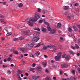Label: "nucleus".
Segmentation results:
<instances>
[{"label":"nucleus","instance_id":"obj_24","mask_svg":"<svg viewBox=\"0 0 80 80\" xmlns=\"http://www.w3.org/2000/svg\"><path fill=\"white\" fill-rule=\"evenodd\" d=\"M18 74H21V73H22V71L21 70H18Z\"/></svg>","mask_w":80,"mask_h":80},{"label":"nucleus","instance_id":"obj_13","mask_svg":"<svg viewBox=\"0 0 80 80\" xmlns=\"http://www.w3.org/2000/svg\"><path fill=\"white\" fill-rule=\"evenodd\" d=\"M73 28L74 31H76V32H77V30H78L77 27L75 26H73Z\"/></svg>","mask_w":80,"mask_h":80},{"label":"nucleus","instance_id":"obj_54","mask_svg":"<svg viewBox=\"0 0 80 80\" xmlns=\"http://www.w3.org/2000/svg\"><path fill=\"white\" fill-rule=\"evenodd\" d=\"M18 80H21V78L20 76L18 77Z\"/></svg>","mask_w":80,"mask_h":80},{"label":"nucleus","instance_id":"obj_33","mask_svg":"<svg viewBox=\"0 0 80 80\" xmlns=\"http://www.w3.org/2000/svg\"><path fill=\"white\" fill-rule=\"evenodd\" d=\"M12 35V33L10 32V33H9V32H8L7 34L6 35L7 36H9V35Z\"/></svg>","mask_w":80,"mask_h":80},{"label":"nucleus","instance_id":"obj_30","mask_svg":"<svg viewBox=\"0 0 80 80\" xmlns=\"http://www.w3.org/2000/svg\"><path fill=\"white\" fill-rule=\"evenodd\" d=\"M75 48H76L77 49H78V48H79V46H78L77 44H76L75 45Z\"/></svg>","mask_w":80,"mask_h":80},{"label":"nucleus","instance_id":"obj_41","mask_svg":"<svg viewBox=\"0 0 80 80\" xmlns=\"http://www.w3.org/2000/svg\"><path fill=\"white\" fill-rule=\"evenodd\" d=\"M20 50L21 52H24V49L22 48H21L20 49Z\"/></svg>","mask_w":80,"mask_h":80},{"label":"nucleus","instance_id":"obj_57","mask_svg":"<svg viewBox=\"0 0 80 80\" xmlns=\"http://www.w3.org/2000/svg\"><path fill=\"white\" fill-rule=\"evenodd\" d=\"M25 75H26V76H28L29 74L28 73H25Z\"/></svg>","mask_w":80,"mask_h":80},{"label":"nucleus","instance_id":"obj_51","mask_svg":"<svg viewBox=\"0 0 80 80\" xmlns=\"http://www.w3.org/2000/svg\"><path fill=\"white\" fill-rule=\"evenodd\" d=\"M8 61H10V60H11V58H8Z\"/></svg>","mask_w":80,"mask_h":80},{"label":"nucleus","instance_id":"obj_39","mask_svg":"<svg viewBox=\"0 0 80 80\" xmlns=\"http://www.w3.org/2000/svg\"><path fill=\"white\" fill-rule=\"evenodd\" d=\"M50 78H49V77H47L46 78H45V80H48Z\"/></svg>","mask_w":80,"mask_h":80},{"label":"nucleus","instance_id":"obj_26","mask_svg":"<svg viewBox=\"0 0 80 80\" xmlns=\"http://www.w3.org/2000/svg\"><path fill=\"white\" fill-rule=\"evenodd\" d=\"M22 6H23V4L22 3H20L18 4L19 7H20V8L22 7Z\"/></svg>","mask_w":80,"mask_h":80},{"label":"nucleus","instance_id":"obj_38","mask_svg":"<svg viewBox=\"0 0 80 80\" xmlns=\"http://www.w3.org/2000/svg\"><path fill=\"white\" fill-rule=\"evenodd\" d=\"M19 39L20 40H23V37H22L20 38H19Z\"/></svg>","mask_w":80,"mask_h":80},{"label":"nucleus","instance_id":"obj_16","mask_svg":"<svg viewBox=\"0 0 80 80\" xmlns=\"http://www.w3.org/2000/svg\"><path fill=\"white\" fill-rule=\"evenodd\" d=\"M42 31L43 32H47V29L45 28H43L42 29Z\"/></svg>","mask_w":80,"mask_h":80},{"label":"nucleus","instance_id":"obj_59","mask_svg":"<svg viewBox=\"0 0 80 80\" xmlns=\"http://www.w3.org/2000/svg\"><path fill=\"white\" fill-rule=\"evenodd\" d=\"M77 65L78 66H80V62H79L77 64Z\"/></svg>","mask_w":80,"mask_h":80},{"label":"nucleus","instance_id":"obj_14","mask_svg":"<svg viewBox=\"0 0 80 80\" xmlns=\"http://www.w3.org/2000/svg\"><path fill=\"white\" fill-rule=\"evenodd\" d=\"M0 21H1V22L3 23V24H6V22H5L4 20L3 19H0Z\"/></svg>","mask_w":80,"mask_h":80},{"label":"nucleus","instance_id":"obj_18","mask_svg":"<svg viewBox=\"0 0 80 80\" xmlns=\"http://www.w3.org/2000/svg\"><path fill=\"white\" fill-rule=\"evenodd\" d=\"M42 64L44 65V67H45L46 65H47V62H42Z\"/></svg>","mask_w":80,"mask_h":80},{"label":"nucleus","instance_id":"obj_1","mask_svg":"<svg viewBox=\"0 0 80 80\" xmlns=\"http://www.w3.org/2000/svg\"><path fill=\"white\" fill-rule=\"evenodd\" d=\"M34 17L36 19L34 18H32V19H29L28 22V24H29V25L31 27L33 26V22H37L38 19V18H40V16L37 14H35Z\"/></svg>","mask_w":80,"mask_h":80},{"label":"nucleus","instance_id":"obj_62","mask_svg":"<svg viewBox=\"0 0 80 80\" xmlns=\"http://www.w3.org/2000/svg\"><path fill=\"white\" fill-rule=\"evenodd\" d=\"M27 77H25L23 78V79H24V80L27 79Z\"/></svg>","mask_w":80,"mask_h":80},{"label":"nucleus","instance_id":"obj_5","mask_svg":"<svg viewBox=\"0 0 80 80\" xmlns=\"http://www.w3.org/2000/svg\"><path fill=\"white\" fill-rule=\"evenodd\" d=\"M61 67L64 68H67L68 67V65L65 63L61 65Z\"/></svg>","mask_w":80,"mask_h":80},{"label":"nucleus","instance_id":"obj_3","mask_svg":"<svg viewBox=\"0 0 80 80\" xmlns=\"http://www.w3.org/2000/svg\"><path fill=\"white\" fill-rule=\"evenodd\" d=\"M55 47V46L52 45H49V46L48 45L47 46H44L43 47V50H47V48H50L51 47L52 48H53V47Z\"/></svg>","mask_w":80,"mask_h":80},{"label":"nucleus","instance_id":"obj_23","mask_svg":"<svg viewBox=\"0 0 80 80\" xmlns=\"http://www.w3.org/2000/svg\"><path fill=\"white\" fill-rule=\"evenodd\" d=\"M34 45H35V44H34V43H32L30 45V47H33L34 46Z\"/></svg>","mask_w":80,"mask_h":80},{"label":"nucleus","instance_id":"obj_56","mask_svg":"<svg viewBox=\"0 0 80 80\" xmlns=\"http://www.w3.org/2000/svg\"><path fill=\"white\" fill-rule=\"evenodd\" d=\"M32 67H35V63H33L32 64Z\"/></svg>","mask_w":80,"mask_h":80},{"label":"nucleus","instance_id":"obj_61","mask_svg":"<svg viewBox=\"0 0 80 80\" xmlns=\"http://www.w3.org/2000/svg\"><path fill=\"white\" fill-rule=\"evenodd\" d=\"M77 27L79 28H80V25H78Z\"/></svg>","mask_w":80,"mask_h":80},{"label":"nucleus","instance_id":"obj_17","mask_svg":"<svg viewBox=\"0 0 80 80\" xmlns=\"http://www.w3.org/2000/svg\"><path fill=\"white\" fill-rule=\"evenodd\" d=\"M41 70H37V73L38 74H41L42 73V71Z\"/></svg>","mask_w":80,"mask_h":80},{"label":"nucleus","instance_id":"obj_6","mask_svg":"<svg viewBox=\"0 0 80 80\" xmlns=\"http://www.w3.org/2000/svg\"><path fill=\"white\" fill-rule=\"evenodd\" d=\"M38 32H36L33 34V38H39L38 37Z\"/></svg>","mask_w":80,"mask_h":80},{"label":"nucleus","instance_id":"obj_37","mask_svg":"<svg viewBox=\"0 0 80 80\" xmlns=\"http://www.w3.org/2000/svg\"><path fill=\"white\" fill-rule=\"evenodd\" d=\"M40 54V52H38V51L37 52V53H36V55L37 56L39 55Z\"/></svg>","mask_w":80,"mask_h":80},{"label":"nucleus","instance_id":"obj_10","mask_svg":"<svg viewBox=\"0 0 80 80\" xmlns=\"http://www.w3.org/2000/svg\"><path fill=\"white\" fill-rule=\"evenodd\" d=\"M60 58L58 56H55V59L56 61H59Z\"/></svg>","mask_w":80,"mask_h":80},{"label":"nucleus","instance_id":"obj_9","mask_svg":"<svg viewBox=\"0 0 80 80\" xmlns=\"http://www.w3.org/2000/svg\"><path fill=\"white\" fill-rule=\"evenodd\" d=\"M32 78L33 79H34V80H37V78H40V76H32Z\"/></svg>","mask_w":80,"mask_h":80},{"label":"nucleus","instance_id":"obj_49","mask_svg":"<svg viewBox=\"0 0 80 80\" xmlns=\"http://www.w3.org/2000/svg\"><path fill=\"white\" fill-rule=\"evenodd\" d=\"M4 30L6 31V32H8V31L7 30V28H4Z\"/></svg>","mask_w":80,"mask_h":80},{"label":"nucleus","instance_id":"obj_46","mask_svg":"<svg viewBox=\"0 0 80 80\" xmlns=\"http://www.w3.org/2000/svg\"><path fill=\"white\" fill-rule=\"evenodd\" d=\"M72 73H73V74H75V73L74 70H72Z\"/></svg>","mask_w":80,"mask_h":80},{"label":"nucleus","instance_id":"obj_4","mask_svg":"<svg viewBox=\"0 0 80 80\" xmlns=\"http://www.w3.org/2000/svg\"><path fill=\"white\" fill-rule=\"evenodd\" d=\"M30 32V31L28 30H27L26 31H23L21 32L22 33H24L25 35H28Z\"/></svg>","mask_w":80,"mask_h":80},{"label":"nucleus","instance_id":"obj_20","mask_svg":"<svg viewBox=\"0 0 80 80\" xmlns=\"http://www.w3.org/2000/svg\"><path fill=\"white\" fill-rule=\"evenodd\" d=\"M37 70H42V68L40 67H38L37 68Z\"/></svg>","mask_w":80,"mask_h":80},{"label":"nucleus","instance_id":"obj_55","mask_svg":"<svg viewBox=\"0 0 80 80\" xmlns=\"http://www.w3.org/2000/svg\"><path fill=\"white\" fill-rule=\"evenodd\" d=\"M24 56H25V57H27V56H28V54H24Z\"/></svg>","mask_w":80,"mask_h":80},{"label":"nucleus","instance_id":"obj_34","mask_svg":"<svg viewBox=\"0 0 80 80\" xmlns=\"http://www.w3.org/2000/svg\"><path fill=\"white\" fill-rule=\"evenodd\" d=\"M66 55V54H65V53H64V55H62V58H65V56Z\"/></svg>","mask_w":80,"mask_h":80},{"label":"nucleus","instance_id":"obj_15","mask_svg":"<svg viewBox=\"0 0 80 80\" xmlns=\"http://www.w3.org/2000/svg\"><path fill=\"white\" fill-rule=\"evenodd\" d=\"M57 26L58 28H61V26H62V24L60 23H58Z\"/></svg>","mask_w":80,"mask_h":80},{"label":"nucleus","instance_id":"obj_50","mask_svg":"<svg viewBox=\"0 0 80 80\" xmlns=\"http://www.w3.org/2000/svg\"><path fill=\"white\" fill-rule=\"evenodd\" d=\"M42 22H43V20H40L39 21V23H42Z\"/></svg>","mask_w":80,"mask_h":80},{"label":"nucleus","instance_id":"obj_22","mask_svg":"<svg viewBox=\"0 0 80 80\" xmlns=\"http://www.w3.org/2000/svg\"><path fill=\"white\" fill-rule=\"evenodd\" d=\"M14 54H18V52L17 51H13Z\"/></svg>","mask_w":80,"mask_h":80},{"label":"nucleus","instance_id":"obj_63","mask_svg":"<svg viewBox=\"0 0 80 80\" xmlns=\"http://www.w3.org/2000/svg\"><path fill=\"white\" fill-rule=\"evenodd\" d=\"M56 79L57 78H56V77H53V80H56Z\"/></svg>","mask_w":80,"mask_h":80},{"label":"nucleus","instance_id":"obj_19","mask_svg":"<svg viewBox=\"0 0 80 80\" xmlns=\"http://www.w3.org/2000/svg\"><path fill=\"white\" fill-rule=\"evenodd\" d=\"M68 31L70 32H72L73 30H72V28H71L69 27L68 28Z\"/></svg>","mask_w":80,"mask_h":80},{"label":"nucleus","instance_id":"obj_25","mask_svg":"<svg viewBox=\"0 0 80 80\" xmlns=\"http://www.w3.org/2000/svg\"><path fill=\"white\" fill-rule=\"evenodd\" d=\"M69 8V7L68 6H65L64 8H63L64 10H68Z\"/></svg>","mask_w":80,"mask_h":80},{"label":"nucleus","instance_id":"obj_27","mask_svg":"<svg viewBox=\"0 0 80 80\" xmlns=\"http://www.w3.org/2000/svg\"><path fill=\"white\" fill-rule=\"evenodd\" d=\"M66 59H67V60H68L70 59V56L69 55H68L66 56Z\"/></svg>","mask_w":80,"mask_h":80},{"label":"nucleus","instance_id":"obj_7","mask_svg":"<svg viewBox=\"0 0 80 80\" xmlns=\"http://www.w3.org/2000/svg\"><path fill=\"white\" fill-rule=\"evenodd\" d=\"M39 40H40V38H33L32 39V41L35 43V42H38Z\"/></svg>","mask_w":80,"mask_h":80},{"label":"nucleus","instance_id":"obj_29","mask_svg":"<svg viewBox=\"0 0 80 80\" xmlns=\"http://www.w3.org/2000/svg\"><path fill=\"white\" fill-rule=\"evenodd\" d=\"M38 10L37 11L39 13L41 12V9H40V8H38Z\"/></svg>","mask_w":80,"mask_h":80},{"label":"nucleus","instance_id":"obj_28","mask_svg":"<svg viewBox=\"0 0 80 80\" xmlns=\"http://www.w3.org/2000/svg\"><path fill=\"white\" fill-rule=\"evenodd\" d=\"M34 30H37L38 31H40V28H34Z\"/></svg>","mask_w":80,"mask_h":80},{"label":"nucleus","instance_id":"obj_43","mask_svg":"<svg viewBox=\"0 0 80 80\" xmlns=\"http://www.w3.org/2000/svg\"><path fill=\"white\" fill-rule=\"evenodd\" d=\"M40 44H38L37 45L35 46V47H40Z\"/></svg>","mask_w":80,"mask_h":80},{"label":"nucleus","instance_id":"obj_58","mask_svg":"<svg viewBox=\"0 0 80 80\" xmlns=\"http://www.w3.org/2000/svg\"><path fill=\"white\" fill-rule=\"evenodd\" d=\"M22 63H25V61L23 60H22Z\"/></svg>","mask_w":80,"mask_h":80},{"label":"nucleus","instance_id":"obj_12","mask_svg":"<svg viewBox=\"0 0 80 80\" xmlns=\"http://www.w3.org/2000/svg\"><path fill=\"white\" fill-rule=\"evenodd\" d=\"M57 56L60 58V57H62V52H59L58 54H57Z\"/></svg>","mask_w":80,"mask_h":80},{"label":"nucleus","instance_id":"obj_35","mask_svg":"<svg viewBox=\"0 0 80 80\" xmlns=\"http://www.w3.org/2000/svg\"><path fill=\"white\" fill-rule=\"evenodd\" d=\"M78 5H79L78 3H76L74 5V6L75 7H78Z\"/></svg>","mask_w":80,"mask_h":80},{"label":"nucleus","instance_id":"obj_42","mask_svg":"<svg viewBox=\"0 0 80 80\" xmlns=\"http://www.w3.org/2000/svg\"><path fill=\"white\" fill-rule=\"evenodd\" d=\"M34 69V68H31L30 69V71H32Z\"/></svg>","mask_w":80,"mask_h":80},{"label":"nucleus","instance_id":"obj_52","mask_svg":"<svg viewBox=\"0 0 80 80\" xmlns=\"http://www.w3.org/2000/svg\"><path fill=\"white\" fill-rule=\"evenodd\" d=\"M1 40L2 41L4 40H5V38L3 37L1 38Z\"/></svg>","mask_w":80,"mask_h":80},{"label":"nucleus","instance_id":"obj_40","mask_svg":"<svg viewBox=\"0 0 80 80\" xmlns=\"http://www.w3.org/2000/svg\"><path fill=\"white\" fill-rule=\"evenodd\" d=\"M7 73L8 75H10L11 73V72L10 71H8L7 72Z\"/></svg>","mask_w":80,"mask_h":80},{"label":"nucleus","instance_id":"obj_64","mask_svg":"<svg viewBox=\"0 0 80 80\" xmlns=\"http://www.w3.org/2000/svg\"><path fill=\"white\" fill-rule=\"evenodd\" d=\"M78 43H80V39H78Z\"/></svg>","mask_w":80,"mask_h":80},{"label":"nucleus","instance_id":"obj_45","mask_svg":"<svg viewBox=\"0 0 80 80\" xmlns=\"http://www.w3.org/2000/svg\"><path fill=\"white\" fill-rule=\"evenodd\" d=\"M47 11L46 10L43 11H42V13H47Z\"/></svg>","mask_w":80,"mask_h":80},{"label":"nucleus","instance_id":"obj_21","mask_svg":"<svg viewBox=\"0 0 80 80\" xmlns=\"http://www.w3.org/2000/svg\"><path fill=\"white\" fill-rule=\"evenodd\" d=\"M12 40L13 41H18V38H13L12 39Z\"/></svg>","mask_w":80,"mask_h":80},{"label":"nucleus","instance_id":"obj_53","mask_svg":"<svg viewBox=\"0 0 80 80\" xmlns=\"http://www.w3.org/2000/svg\"><path fill=\"white\" fill-rule=\"evenodd\" d=\"M19 27H20V28H23V26H22V25L20 24L19 26Z\"/></svg>","mask_w":80,"mask_h":80},{"label":"nucleus","instance_id":"obj_8","mask_svg":"<svg viewBox=\"0 0 80 80\" xmlns=\"http://www.w3.org/2000/svg\"><path fill=\"white\" fill-rule=\"evenodd\" d=\"M67 17L69 19H71V18H74V16L72 14L71 15L70 17L69 16H67Z\"/></svg>","mask_w":80,"mask_h":80},{"label":"nucleus","instance_id":"obj_36","mask_svg":"<svg viewBox=\"0 0 80 80\" xmlns=\"http://www.w3.org/2000/svg\"><path fill=\"white\" fill-rule=\"evenodd\" d=\"M30 57H32L33 58V57H34V56L32 54H30Z\"/></svg>","mask_w":80,"mask_h":80},{"label":"nucleus","instance_id":"obj_60","mask_svg":"<svg viewBox=\"0 0 80 80\" xmlns=\"http://www.w3.org/2000/svg\"><path fill=\"white\" fill-rule=\"evenodd\" d=\"M3 67H7V65H3Z\"/></svg>","mask_w":80,"mask_h":80},{"label":"nucleus","instance_id":"obj_48","mask_svg":"<svg viewBox=\"0 0 80 80\" xmlns=\"http://www.w3.org/2000/svg\"><path fill=\"white\" fill-rule=\"evenodd\" d=\"M45 72H47V73H48L49 71H48V69H47L45 70Z\"/></svg>","mask_w":80,"mask_h":80},{"label":"nucleus","instance_id":"obj_47","mask_svg":"<svg viewBox=\"0 0 80 80\" xmlns=\"http://www.w3.org/2000/svg\"><path fill=\"white\" fill-rule=\"evenodd\" d=\"M0 17L1 18H3V15H0Z\"/></svg>","mask_w":80,"mask_h":80},{"label":"nucleus","instance_id":"obj_44","mask_svg":"<svg viewBox=\"0 0 80 80\" xmlns=\"http://www.w3.org/2000/svg\"><path fill=\"white\" fill-rule=\"evenodd\" d=\"M76 79H77V78L75 77H74L72 78L73 80H76Z\"/></svg>","mask_w":80,"mask_h":80},{"label":"nucleus","instance_id":"obj_32","mask_svg":"<svg viewBox=\"0 0 80 80\" xmlns=\"http://www.w3.org/2000/svg\"><path fill=\"white\" fill-rule=\"evenodd\" d=\"M80 69L79 68H78V69L77 70V73H80Z\"/></svg>","mask_w":80,"mask_h":80},{"label":"nucleus","instance_id":"obj_11","mask_svg":"<svg viewBox=\"0 0 80 80\" xmlns=\"http://www.w3.org/2000/svg\"><path fill=\"white\" fill-rule=\"evenodd\" d=\"M69 52V53L71 55H75V52H73V51L71 50H70Z\"/></svg>","mask_w":80,"mask_h":80},{"label":"nucleus","instance_id":"obj_2","mask_svg":"<svg viewBox=\"0 0 80 80\" xmlns=\"http://www.w3.org/2000/svg\"><path fill=\"white\" fill-rule=\"evenodd\" d=\"M47 28L48 30L49 31H50V33L51 34H54V33H55L56 32V30L55 29H53L52 30V29L50 28V26H47Z\"/></svg>","mask_w":80,"mask_h":80},{"label":"nucleus","instance_id":"obj_31","mask_svg":"<svg viewBox=\"0 0 80 80\" xmlns=\"http://www.w3.org/2000/svg\"><path fill=\"white\" fill-rule=\"evenodd\" d=\"M71 48H72V49H73V50H75L76 49L75 47L73 46H71Z\"/></svg>","mask_w":80,"mask_h":80}]
</instances>
